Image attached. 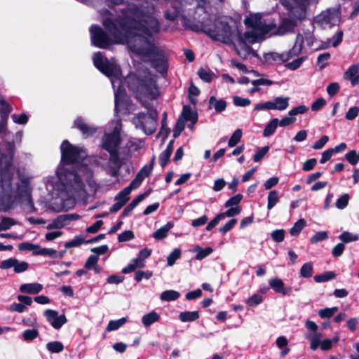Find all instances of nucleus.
<instances>
[{
    "label": "nucleus",
    "mask_w": 359,
    "mask_h": 359,
    "mask_svg": "<svg viewBox=\"0 0 359 359\" xmlns=\"http://www.w3.org/2000/svg\"><path fill=\"white\" fill-rule=\"evenodd\" d=\"M93 63L97 69L108 76L114 90L115 111H118L120 100L125 96V91L122 86L121 71L116 61L111 58L105 57L102 53L94 54Z\"/></svg>",
    "instance_id": "obj_7"
},
{
    "label": "nucleus",
    "mask_w": 359,
    "mask_h": 359,
    "mask_svg": "<svg viewBox=\"0 0 359 359\" xmlns=\"http://www.w3.org/2000/svg\"><path fill=\"white\" fill-rule=\"evenodd\" d=\"M151 253V250L148 248H144L139 252L137 257L135 258L139 263H144V260L148 258Z\"/></svg>",
    "instance_id": "obj_57"
},
{
    "label": "nucleus",
    "mask_w": 359,
    "mask_h": 359,
    "mask_svg": "<svg viewBox=\"0 0 359 359\" xmlns=\"http://www.w3.org/2000/svg\"><path fill=\"white\" fill-rule=\"evenodd\" d=\"M330 58V54L329 53H323L318 55V63L320 65V69L324 68L327 65V61Z\"/></svg>",
    "instance_id": "obj_64"
},
{
    "label": "nucleus",
    "mask_w": 359,
    "mask_h": 359,
    "mask_svg": "<svg viewBox=\"0 0 359 359\" xmlns=\"http://www.w3.org/2000/svg\"><path fill=\"white\" fill-rule=\"evenodd\" d=\"M147 109V114H136L133 118V123L136 128L142 130L147 135H151L155 132L157 128L158 113L150 106Z\"/></svg>",
    "instance_id": "obj_8"
},
{
    "label": "nucleus",
    "mask_w": 359,
    "mask_h": 359,
    "mask_svg": "<svg viewBox=\"0 0 359 359\" xmlns=\"http://www.w3.org/2000/svg\"><path fill=\"white\" fill-rule=\"evenodd\" d=\"M181 257V250L180 248L174 249L167 257V265L172 266L175 262Z\"/></svg>",
    "instance_id": "obj_38"
},
{
    "label": "nucleus",
    "mask_w": 359,
    "mask_h": 359,
    "mask_svg": "<svg viewBox=\"0 0 359 359\" xmlns=\"http://www.w3.org/2000/svg\"><path fill=\"white\" fill-rule=\"evenodd\" d=\"M154 11V6H148L144 13L142 22L137 20V18H140L137 13H133L132 20L130 17H132L133 13H126V21H122L121 25L124 30L135 34L133 43H130L131 50L148 58L151 67L158 73L165 75L169 67L168 53L164 48L153 42V33H157L160 30L158 21L152 15Z\"/></svg>",
    "instance_id": "obj_1"
},
{
    "label": "nucleus",
    "mask_w": 359,
    "mask_h": 359,
    "mask_svg": "<svg viewBox=\"0 0 359 359\" xmlns=\"http://www.w3.org/2000/svg\"><path fill=\"white\" fill-rule=\"evenodd\" d=\"M358 114L359 107L357 106L351 107L346 112L345 118L348 121H352L358 116Z\"/></svg>",
    "instance_id": "obj_58"
},
{
    "label": "nucleus",
    "mask_w": 359,
    "mask_h": 359,
    "mask_svg": "<svg viewBox=\"0 0 359 359\" xmlns=\"http://www.w3.org/2000/svg\"><path fill=\"white\" fill-rule=\"evenodd\" d=\"M129 89L133 91L138 100L142 103V106L147 109L149 104L146 100L156 99L160 93L156 83V76L149 72L140 74H130L126 79Z\"/></svg>",
    "instance_id": "obj_5"
},
{
    "label": "nucleus",
    "mask_w": 359,
    "mask_h": 359,
    "mask_svg": "<svg viewBox=\"0 0 359 359\" xmlns=\"http://www.w3.org/2000/svg\"><path fill=\"white\" fill-rule=\"evenodd\" d=\"M154 158H152L150 165H144L137 174L139 177H140L142 180H144L145 177H149L153 170L154 163Z\"/></svg>",
    "instance_id": "obj_41"
},
{
    "label": "nucleus",
    "mask_w": 359,
    "mask_h": 359,
    "mask_svg": "<svg viewBox=\"0 0 359 359\" xmlns=\"http://www.w3.org/2000/svg\"><path fill=\"white\" fill-rule=\"evenodd\" d=\"M209 105V108H213L217 113H221L226 109V102L222 99L217 100L215 97L211 96Z\"/></svg>",
    "instance_id": "obj_24"
},
{
    "label": "nucleus",
    "mask_w": 359,
    "mask_h": 359,
    "mask_svg": "<svg viewBox=\"0 0 359 359\" xmlns=\"http://www.w3.org/2000/svg\"><path fill=\"white\" fill-rule=\"evenodd\" d=\"M0 268L2 269L13 268L15 273H20L28 269L29 264L26 262H20L15 258H9L1 262Z\"/></svg>",
    "instance_id": "obj_11"
},
{
    "label": "nucleus",
    "mask_w": 359,
    "mask_h": 359,
    "mask_svg": "<svg viewBox=\"0 0 359 359\" xmlns=\"http://www.w3.org/2000/svg\"><path fill=\"white\" fill-rule=\"evenodd\" d=\"M39 336V332L36 329L26 330L22 334V337L25 341H32Z\"/></svg>",
    "instance_id": "obj_49"
},
{
    "label": "nucleus",
    "mask_w": 359,
    "mask_h": 359,
    "mask_svg": "<svg viewBox=\"0 0 359 359\" xmlns=\"http://www.w3.org/2000/svg\"><path fill=\"white\" fill-rule=\"evenodd\" d=\"M47 320L55 329H60L66 322L65 315H58V312L51 309H47L43 312Z\"/></svg>",
    "instance_id": "obj_13"
},
{
    "label": "nucleus",
    "mask_w": 359,
    "mask_h": 359,
    "mask_svg": "<svg viewBox=\"0 0 359 359\" xmlns=\"http://www.w3.org/2000/svg\"><path fill=\"white\" fill-rule=\"evenodd\" d=\"M144 11L145 9L142 8H139L133 4H129L126 8L122 10L121 17L118 18L116 21L109 18L104 19L102 20L103 26L109 32L111 37H109L99 26L92 25L90 28L92 43L100 48H108L111 43H128L130 48V43H133L135 34L124 30L121 25V22L123 20L126 21V13L130 15L131 13H137L140 16V18H137V20L142 22ZM131 15H133V14ZM130 18L132 20L133 16Z\"/></svg>",
    "instance_id": "obj_4"
},
{
    "label": "nucleus",
    "mask_w": 359,
    "mask_h": 359,
    "mask_svg": "<svg viewBox=\"0 0 359 359\" xmlns=\"http://www.w3.org/2000/svg\"><path fill=\"white\" fill-rule=\"evenodd\" d=\"M144 266V263H139L137 260L134 259L127 266L122 269L123 273H128L135 271L137 267L142 268Z\"/></svg>",
    "instance_id": "obj_45"
},
{
    "label": "nucleus",
    "mask_w": 359,
    "mask_h": 359,
    "mask_svg": "<svg viewBox=\"0 0 359 359\" xmlns=\"http://www.w3.org/2000/svg\"><path fill=\"white\" fill-rule=\"evenodd\" d=\"M241 209L239 206L231 207L226 212H222V215H224V218L226 217H231L235 215L240 214Z\"/></svg>",
    "instance_id": "obj_61"
},
{
    "label": "nucleus",
    "mask_w": 359,
    "mask_h": 359,
    "mask_svg": "<svg viewBox=\"0 0 359 359\" xmlns=\"http://www.w3.org/2000/svg\"><path fill=\"white\" fill-rule=\"evenodd\" d=\"M271 288H272L275 292L282 296H290L292 294V287L285 285L283 281L279 278L271 280Z\"/></svg>",
    "instance_id": "obj_16"
},
{
    "label": "nucleus",
    "mask_w": 359,
    "mask_h": 359,
    "mask_svg": "<svg viewBox=\"0 0 359 359\" xmlns=\"http://www.w3.org/2000/svg\"><path fill=\"white\" fill-rule=\"evenodd\" d=\"M349 199L348 194L341 195L336 201V207L339 210L344 209L348 205Z\"/></svg>",
    "instance_id": "obj_47"
},
{
    "label": "nucleus",
    "mask_w": 359,
    "mask_h": 359,
    "mask_svg": "<svg viewBox=\"0 0 359 359\" xmlns=\"http://www.w3.org/2000/svg\"><path fill=\"white\" fill-rule=\"evenodd\" d=\"M180 297V292L175 290H170L163 291L160 296V299L164 302L175 301Z\"/></svg>",
    "instance_id": "obj_30"
},
{
    "label": "nucleus",
    "mask_w": 359,
    "mask_h": 359,
    "mask_svg": "<svg viewBox=\"0 0 359 359\" xmlns=\"http://www.w3.org/2000/svg\"><path fill=\"white\" fill-rule=\"evenodd\" d=\"M122 125L121 121H116L113 129L112 133H105L102 139V148L111 152L118 151L119 144L121 143V131Z\"/></svg>",
    "instance_id": "obj_10"
},
{
    "label": "nucleus",
    "mask_w": 359,
    "mask_h": 359,
    "mask_svg": "<svg viewBox=\"0 0 359 359\" xmlns=\"http://www.w3.org/2000/svg\"><path fill=\"white\" fill-rule=\"evenodd\" d=\"M271 236L273 240L276 242H281L285 238V231L283 229H278L271 233Z\"/></svg>",
    "instance_id": "obj_63"
},
{
    "label": "nucleus",
    "mask_w": 359,
    "mask_h": 359,
    "mask_svg": "<svg viewBox=\"0 0 359 359\" xmlns=\"http://www.w3.org/2000/svg\"><path fill=\"white\" fill-rule=\"evenodd\" d=\"M20 291L22 293L38 294L43 290V285L40 283H25L20 286Z\"/></svg>",
    "instance_id": "obj_19"
},
{
    "label": "nucleus",
    "mask_w": 359,
    "mask_h": 359,
    "mask_svg": "<svg viewBox=\"0 0 359 359\" xmlns=\"http://www.w3.org/2000/svg\"><path fill=\"white\" fill-rule=\"evenodd\" d=\"M266 288L260 289L257 293L253 294L246 300V304L248 306H255L259 304L263 301L264 298V294L266 293Z\"/></svg>",
    "instance_id": "obj_23"
},
{
    "label": "nucleus",
    "mask_w": 359,
    "mask_h": 359,
    "mask_svg": "<svg viewBox=\"0 0 359 359\" xmlns=\"http://www.w3.org/2000/svg\"><path fill=\"white\" fill-rule=\"evenodd\" d=\"M20 200V205L24 211L28 214L36 212V209L34 207L32 195L25 197L19 198Z\"/></svg>",
    "instance_id": "obj_22"
},
{
    "label": "nucleus",
    "mask_w": 359,
    "mask_h": 359,
    "mask_svg": "<svg viewBox=\"0 0 359 359\" xmlns=\"http://www.w3.org/2000/svg\"><path fill=\"white\" fill-rule=\"evenodd\" d=\"M99 260V257L97 255H91L88 258L86 262L85 263L84 267L87 270H90L95 266Z\"/></svg>",
    "instance_id": "obj_52"
},
{
    "label": "nucleus",
    "mask_w": 359,
    "mask_h": 359,
    "mask_svg": "<svg viewBox=\"0 0 359 359\" xmlns=\"http://www.w3.org/2000/svg\"><path fill=\"white\" fill-rule=\"evenodd\" d=\"M11 163L6 165L4 170L1 174V186L4 191L11 193L12 191V179L13 173L11 171Z\"/></svg>",
    "instance_id": "obj_14"
},
{
    "label": "nucleus",
    "mask_w": 359,
    "mask_h": 359,
    "mask_svg": "<svg viewBox=\"0 0 359 359\" xmlns=\"http://www.w3.org/2000/svg\"><path fill=\"white\" fill-rule=\"evenodd\" d=\"M277 346L282 349L280 355L285 356L289 351V348L287 347V339L285 337H279L276 341Z\"/></svg>",
    "instance_id": "obj_36"
},
{
    "label": "nucleus",
    "mask_w": 359,
    "mask_h": 359,
    "mask_svg": "<svg viewBox=\"0 0 359 359\" xmlns=\"http://www.w3.org/2000/svg\"><path fill=\"white\" fill-rule=\"evenodd\" d=\"M280 2L287 10L290 18H283L276 30H274L275 26L271 23V36H281L293 32L297 22L306 18L310 4V0H280Z\"/></svg>",
    "instance_id": "obj_6"
},
{
    "label": "nucleus",
    "mask_w": 359,
    "mask_h": 359,
    "mask_svg": "<svg viewBox=\"0 0 359 359\" xmlns=\"http://www.w3.org/2000/svg\"><path fill=\"white\" fill-rule=\"evenodd\" d=\"M174 224L172 222H168L160 229H157L153 233V237L156 240H161L165 238L168 233V231L173 227Z\"/></svg>",
    "instance_id": "obj_26"
},
{
    "label": "nucleus",
    "mask_w": 359,
    "mask_h": 359,
    "mask_svg": "<svg viewBox=\"0 0 359 359\" xmlns=\"http://www.w3.org/2000/svg\"><path fill=\"white\" fill-rule=\"evenodd\" d=\"M341 20L340 6L327 8L316 15L313 24L321 28L326 29L338 25Z\"/></svg>",
    "instance_id": "obj_9"
},
{
    "label": "nucleus",
    "mask_w": 359,
    "mask_h": 359,
    "mask_svg": "<svg viewBox=\"0 0 359 359\" xmlns=\"http://www.w3.org/2000/svg\"><path fill=\"white\" fill-rule=\"evenodd\" d=\"M57 252L52 248H41L35 252L36 255H46L50 257H56Z\"/></svg>",
    "instance_id": "obj_59"
},
{
    "label": "nucleus",
    "mask_w": 359,
    "mask_h": 359,
    "mask_svg": "<svg viewBox=\"0 0 359 359\" xmlns=\"http://www.w3.org/2000/svg\"><path fill=\"white\" fill-rule=\"evenodd\" d=\"M15 224V221L11 217H2L0 221V231H6Z\"/></svg>",
    "instance_id": "obj_44"
},
{
    "label": "nucleus",
    "mask_w": 359,
    "mask_h": 359,
    "mask_svg": "<svg viewBox=\"0 0 359 359\" xmlns=\"http://www.w3.org/2000/svg\"><path fill=\"white\" fill-rule=\"evenodd\" d=\"M61 161L56 170L58 181L55 187L60 192L62 201L81 198L86 195L84 185L77 172L65 168V166L79 162L87 156L83 147L71 144L64 140L60 146Z\"/></svg>",
    "instance_id": "obj_3"
},
{
    "label": "nucleus",
    "mask_w": 359,
    "mask_h": 359,
    "mask_svg": "<svg viewBox=\"0 0 359 359\" xmlns=\"http://www.w3.org/2000/svg\"><path fill=\"white\" fill-rule=\"evenodd\" d=\"M322 334L319 332H313L307 336L308 339L311 341V348L316 350L320 344Z\"/></svg>",
    "instance_id": "obj_33"
},
{
    "label": "nucleus",
    "mask_w": 359,
    "mask_h": 359,
    "mask_svg": "<svg viewBox=\"0 0 359 359\" xmlns=\"http://www.w3.org/2000/svg\"><path fill=\"white\" fill-rule=\"evenodd\" d=\"M19 182L17 184L16 195L18 198L25 197L32 195L30 187V178L22 175L18 172Z\"/></svg>",
    "instance_id": "obj_12"
},
{
    "label": "nucleus",
    "mask_w": 359,
    "mask_h": 359,
    "mask_svg": "<svg viewBox=\"0 0 359 359\" xmlns=\"http://www.w3.org/2000/svg\"><path fill=\"white\" fill-rule=\"evenodd\" d=\"M244 22L248 30L243 37L231 19L219 18L212 24L202 22L201 29L214 41L231 44L236 40L242 47H245L246 43H255L265 39L269 27L259 13L250 14L245 18Z\"/></svg>",
    "instance_id": "obj_2"
},
{
    "label": "nucleus",
    "mask_w": 359,
    "mask_h": 359,
    "mask_svg": "<svg viewBox=\"0 0 359 359\" xmlns=\"http://www.w3.org/2000/svg\"><path fill=\"white\" fill-rule=\"evenodd\" d=\"M74 127L78 128L86 137L93 135L97 131L96 128L86 123L81 117L77 118L74 121Z\"/></svg>",
    "instance_id": "obj_17"
},
{
    "label": "nucleus",
    "mask_w": 359,
    "mask_h": 359,
    "mask_svg": "<svg viewBox=\"0 0 359 359\" xmlns=\"http://www.w3.org/2000/svg\"><path fill=\"white\" fill-rule=\"evenodd\" d=\"M339 238L344 243H348L352 241H356L359 239V236L350 233L348 231H344L339 236Z\"/></svg>",
    "instance_id": "obj_40"
},
{
    "label": "nucleus",
    "mask_w": 359,
    "mask_h": 359,
    "mask_svg": "<svg viewBox=\"0 0 359 359\" xmlns=\"http://www.w3.org/2000/svg\"><path fill=\"white\" fill-rule=\"evenodd\" d=\"M67 216L60 215L54 219L51 223L48 224L46 226L48 229H61L65 225Z\"/></svg>",
    "instance_id": "obj_34"
},
{
    "label": "nucleus",
    "mask_w": 359,
    "mask_h": 359,
    "mask_svg": "<svg viewBox=\"0 0 359 359\" xmlns=\"http://www.w3.org/2000/svg\"><path fill=\"white\" fill-rule=\"evenodd\" d=\"M304 60H305L304 57H298L291 62H287L285 65V67L291 70H295V69H298L302 65V64Z\"/></svg>",
    "instance_id": "obj_60"
},
{
    "label": "nucleus",
    "mask_w": 359,
    "mask_h": 359,
    "mask_svg": "<svg viewBox=\"0 0 359 359\" xmlns=\"http://www.w3.org/2000/svg\"><path fill=\"white\" fill-rule=\"evenodd\" d=\"M109 153L110 154L109 163L113 169V175L115 176L121 168L122 163L118 156V151H114Z\"/></svg>",
    "instance_id": "obj_25"
},
{
    "label": "nucleus",
    "mask_w": 359,
    "mask_h": 359,
    "mask_svg": "<svg viewBox=\"0 0 359 359\" xmlns=\"http://www.w3.org/2000/svg\"><path fill=\"white\" fill-rule=\"evenodd\" d=\"M337 311H338V308L336 306L331 307V308H325V309L319 310L318 315L321 318H330Z\"/></svg>",
    "instance_id": "obj_46"
},
{
    "label": "nucleus",
    "mask_w": 359,
    "mask_h": 359,
    "mask_svg": "<svg viewBox=\"0 0 359 359\" xmlns=\"http://www.w3.org/2000/svg\"><path fill=\"white\" fill-rule=\"evenodd\" d=\"M289 105V98L283 97H276L271 101V110L277 109L280 111L285 110Z\"/></svg>",
    "instance_id": "obj_20"
},
{
    "label": "nucleus",
    "mask_w": 359,
    "mask_h": 359,
    "mask_svg": "<svg viewBox=\"0 0 359 359\" xmlns=\"http://www.w3.org/2000/svg\"><path fill=\"white\" fill-rule=\"evenodd\" d=\"M306 226V221L304 219H299L290 229V233L292 236H296L299 234L303 228Z\"/></svg>",
    "instance_id": "obj_39"
},
{
    "label": "nucleus",
    "mask_w": 359,
    "mask_h": 359,
    "mask_svg": "<svg viewBox=\"0 0 359 359\" xmlns=\"http://www.w3.org/2000/svg\"><path fill=\"white\" fill-rule=\"evenodd\" d=\"M126 322V319L125 318H120L117 320H111L107 325L106 328L107 331L111 332L118 329L120 327L123 325Z\"/></svg>",
    "instance_id": "obj_42"
},
{
    "label": "nucleus",
    "mask_w": 359,
    "mask_h": 359,
    "mask_svg": "<svg viewBox=\"0 0 359 359\" xmlns=\"http://www.w3.org/2000/svg\"><path fill=\"white\" fill-rule=\"evenodd\" d=\"M180 117L183 118L185 121H189L193 123H196L198 120L196 112L193 111L191 107L188 105L184 106Z\"/></svg>",
    "instance_id": "obj_28"
},
{
    "label": "nucleus",
    "mask_w": 359,
    "mask_h": 359,
    "mask_svg": "<svg viewBox=\"0 0 359 359\" xmlns=\"http://www.w3.org/2000/svg\"><path fill=\"white\" fill-rule=\"evenodd\" d=\"M199 318L198 311H184L179 315V319L182 322H192Z\"/></svg>",
    "instance_id": "obj_29"
},
{
    "label": "nucleus",
    "mask_w": 359,
    "mask_h": 359,
    "mask_svg": "<svg viewBox=\"0 0 359 359\" xmlns=\"http://www.w3.org/2000/svg\"><path fill=\"white\" fill-rule=\"evenodd\" d=\"M198 74L199 77L205 82L209 83L212 80V74L203 68L198 69Z\"/></svg>",
    "instance_id": "obj_62"
},
{
    "label": "nucleus",
    "mask_w": 359,
    "mask_h": 359,
    "mask_svg": "<svg viewBox=\"0 0 359 359\" xmlns=\"http://www.w3.org/2000/svg\"><path fill=\"white\" fill-rule=\"evenodd\" d=\"M304 37L301 34H298L296 36L295 43L293 47L287 53L286 55H289V59L292 57L298 55L302 49V43Z\"/></svg>",
    "instance_id": "obj_21"
},
{
    "label": "nucleus",
    "mask_w": 359,
    "mask_h": 359,
    "mask_svg": "<svg viewBox=\"0 0 359 359\" xmlns=\"http://www.w3.org/2000/svg\"><path fill=\"white\" fill-rule=\"evenodd\" d=\"M159 320L160 315L157 312L152 311L142 316V323L144 326L149 327L153 323L158 322Z\"/></svg>",
    "instance_id": "obj_27"
},
{
    "label": "nucleus",
    "mask_w": 359,
    "mask_h": 359,
    "mask_svg": "<svg viewBox=\"0 0 359 359\" xmlns=\"http://www.w3.org/2000/svg\"><path fill=\"white\" fill-rule=\"evenodd\" d=\"M189 94L190 102L193 104H196L197 100L194 97H197L200 94L199 89L196 86H195L194 84H191V86L189 88Z\"/></svg>",
    "instance_id": "obj_55"
},
{
    "label": "nucleus",
    "mask_w": 359,
    "mask_h": 359,
    "mask_svg": "<svg viewBox=\"0 0 359 359\" xmlns=\"http://www.w3.org/2000/svg\"><path fill=\"white\" fill-rule=\"evenodd\" d=\"M242 137V130L237 129L233 133L228 142V146L230 147H234L241 140Z\"/></svg>",
    "instance_id": "obj_48"
},
{
    "label": "nucleus",
    "mask_w": 359,
    "mask_h": 359,
    "mask_svg": "<svg viewBox=\"0 0 359 359\" xmlns=\"http://www.w3.org/2000/svg\"><path fill=\"white\" fill-rule=\"evenodd\" d=\"M175 11L173 12L166 11L165 14V17L166 19L169 20H175L179 15L181 14L182 12H184V11L182 10L181 8L177 7L175 5L173 6Z\"/></svg>",
    "instance_id": "obj_54"
},
{
    "label": "nucleus",
    "mask_w": 359,
    "mask_h": 359,
    "mask_svg": "<svg viewBox=\"0 0 359 359\" xmlns=\"http://www.w3.org/2000/svg\"><path fill=\"white\" fill-rule=\"evenodd\" d=\"M129 197L128 194H124L123 190L120 191L115 196V203L110 208L111 212H118L128 201Z\"/></svg>",
    "instance_id": "obj_18"
},
{
    "label": "nucleus",
    "mask_w": 359,
    "mask_h": 359,
    "mask_svg": "<svg viewBox=\"0 0 359 359\" xmlns=\"http://www.w3.org/2000/svg\"><path fill=\"white\" fill-rule=\"evenodd\" d=\"M336 278V274L332 271H325V273L314 276L313 279L316 283H323Z\"/></svg>",
    "instance_id": "obj_31"
},
{
    "label": "nucleus",
    "mask_w": 359,
    "mask_h": 359,
    "mask_svg": "<svg viewBox=\"0 0 359 359\" xmlns=\"http://www.w3.org/2000/svg\"><path fill=\"white\" fill-rule=\"evenodd\" d=\"M47 349L51 353H60L64 349V346L62 342L54 341L48 342L46 344Z\"/></svg>",
    "instance_id": "obj_37"
},
{
    "label": "nucleus",
    "mask_w": 359,
    "mask_h": 359,
    "mask_svg": "<svg viewBox=\"0 0 359 359\" xmlns=\"http://www.w3.org/2000/svg\"><path fill=\"white\" fill-rule=\"evenodd\" d=\"M142 182V179L136 175L135 177L133 180L130 184L123 189L124 194H128L129 195L131 191L138 188Z\"/></svg>",
    "instance_id": "obj_35"
},
{
    "label": "nucleus",
    "mask_w": 359,
    "mask_h": 359,
    "mask_svg": "<svg viewBox=\"0 0 359 359\" xmlns=\"http://www.w3.org/2000/svg\"><path fill=\"white\" fill-rule=\"evenodd\" d=\"M243 198V195L241 194H236L233 196V197H231L226 203H225V207L229 208L232 207L233 205L237 206V205L241 201Z\"/></svg>",
    "instance_id": "obj_56"
},
{
    "label": "nucleus",
    "mask_w": 359,
    "mask_h": 359,
    "mask_svg": "<svg viewBox=\"0 0 359 359\" xmlns=\"http://www.w3.org/2000/svg\"><path fill=\"white\" fill-rule=\"evenodd\" d=\"M85 243V240L82 236H76L74 239L67 242L65 245V248H69L77 247Z\"/></svg>",
    "instance_id": "obj_50"
},
{
    "label": "nucleus",
    "mask_w": 359,
    "mask_h": 359,
    "mask_svg": "<svg viewBox=\"0 0 359 359\" xmlns=\"http://www.w3.org/2000/svg\"><path fill=\"white\" fill-rule=\"evenodd\" d=\"M345 158L346 161L352 165H356L359 161V158L357 156V152L355 150H351L346 153Z\"/></svg>",
    "instance_id": "obj_53"
},
{
    "label": "nucleus",
    "mask_w": 359,
    "mask_h": 359,
    "mask_svg": "<svg viewBox=\"0 0 359 359\" xmlns=\"http://www.w3.org/2000/svg\"><path fill=\"white\" fill-rule=\"evenodd\" d=\"M328 238V234L326 231H318L315 235H313L311 238L310 241L312 243H317L320 241H323L326 240Z\"/></svg>",
    "instance_id": "obj_51"
},
{
    "label": "nucleus",
    "mask_w": 359,
    "mask_h": 359,
    "mask_svg": "<svg viewBox=\"0 0 359 359\" xmlns=\"http://www.w3.org/2000/svg\"><path fill=\"white\" fill-rule=\"evenodd\" d=\"M313 264L306 262L303 264L300 269V275L304 278H310L313 274Z\"/></svg>",
    "instance_id": "obj_43"
},
{
    "label": "nucleus",
    "mask_w": 359,
    "mask_h": 359,
    "mask_svg": "<svg viewBox=\"0 0 359 359\" xmlns=\"http://www.w3.org/2000/svg\"><path fill=\"white\" fill-rule=\"evenodd\" d=\"M212 248L210 247L202 249L200 246H196L193 250V252H197L196 259L202 260L212 252Z\"/></svg>",
    "instance_id": "obj_32"
},
{
    "label": "nucleus",
    "mask_w": 359,
    "mask_h": 359,
    "mask_svg": "<svg viewBox=\"0 0 359 359\" xmlns=\"http://www.w3.org/2000/svg\"><path fill=\"white\" fill-rule=\"evenodd\" d=\"M343 78L348 81L352 87L359 83V63L351 65L344 73Z\"/></svg>",
    "instance_id": "obj_15"
}]
</instances>
